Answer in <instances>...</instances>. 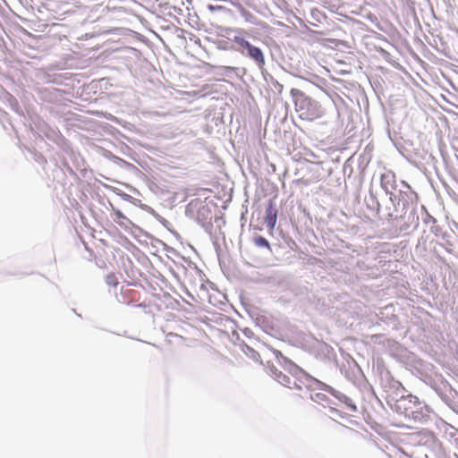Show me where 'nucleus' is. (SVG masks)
<instances>
[{"label": "nucleus", "instance_id": "obj_4", "mask_svg": "<svg viewBox=\"0 0 458 458\" xmlns=\"http://www.w3.org/2000/svg\"><path fill=\"white\" fill-rule=\"evenodd\" d=\"M381 186L386 191H389L395 187V175L393 172L387 171L381 174Z\"/></svg>", "mask_w": 458, "mask_h": 458}, {"label": "nucleus", "instance_id": "obj_2", "mask_svg": "<svg viewBox=\"0 0 458 458\" xmlns=\"http://www.w3.org/2000/svg\"><path fill=\"white\" fill-rule=\"evenodd\" d=\"M233 41L239 47L246 48L248 50V55L254 61H256L259 64L263 65L265 64L264 55L259 47L252 46L249 41L244 39L242 37L236 36L234 37Z\"/></svg>", "mask_w": 458, "mask_h": 458}, {"label": "nucleus", "instance_id": "obj_7", "mask_svg": "<svg viewBox=\"0 0 458 458\" xmlns=\"http://www.w3.org/2000/svg\"><path fill=\"white\" fill-rule=\"evenodd\" d=\"M106 283L110 285V286H113V287H115L117 286L118 284V280H117V277L114 274L111 273V274H108L106 276Z\"/></svg>", "mask_w": 458, "mask_h": 458}, {"label": "nucleus", "instance_id": "obj_5", "mask_svg": "<svg viewBox=\"0 0 458 458\" xmlns=\"http://www.w3.org/2000/svg\"><path fill=\"white\" fill-rule=\"evenodd\" d=\"M310 381H311L313 383V385L315 386V387L317 389L327 391V393L336 396L337 391L335 389H334L332 386H330L318 379L311 378V377L310 378Z\"/></svg>", "mask_w": 458, "mask_h": 458}, {"label": "nucleus", "instance_id": "obj_1", "mask_svg": "<svg viewBox=\"0 0 458 458\" xmlns=\"http://www.w3.org/2000/svg\"><path fill=\"white\" fill-rule=\"evenodd\" d=\"M290 95L294 104L295 112L301 120L313 122L324 116L325 110L320 103L307 96L303 91L292 89Z\"/></svg>", "mask_w": 458, "mask_h": 458}, {"label": "nucleus", "instance_id": "obj_8", "mask_svg": "<svg viewBox=\"0 0 458 458\" xmlns=\"http://www.w3.org/2000/svg\"><path fill=\"white\" fill-rule=\"evenodd\" d=\"M277 380L282 384V385H284L286 386L287 387L289 388H292V386H290V378L286 376V375H284L282 373H280L277 377Z\"/></svg>", "mask_w": 458, "mask_h": 458}, {"label": "nucleus", "instance_id": "obj_10", "mask_svg": "<svg viewBox=\"0 0 458 458\" xmlns=\"http://www.w3.org/2000/svg\"><path fill=\"white\" fill-rule=\"evenodd\" d=\"M352 408L353 411H356V406L355 405H352Z\"/></svg>", "mask_w": 458, "mask_h": 458}, {"label": "nucleus", "instance_id": "obj_3", "mask_svg": "<svg viewBox=\"0 0 458 458\" xmlns=\"http://www.w3.org/2000/svg\"><path fill=\"white\" fill-rule=\"evenodd\" d=\"M277 221V209L272 200L269 201L267 208H266V215H265V223L267 225V227L273 231Z\"/></svg>", "mask_w": 458, "mask_h": 458}, {"label": "nucleus", "instance_id": "obj_9", "mask_svg": "<svg viewBox=\"0 0 458 458\" xmlns=\"http://www.w3.org/2000/svg\"><path fill=\"white\" fill-rule=\"evenodd\" d=\"M316 397L318 399V400H323L324 398H326V396L324 394H316Z\"/></svg>", "mask_w": 458, "mask_h": 458}, {"label": "nucleus", "instance_id": "obj_6", "mask_svg": "<svg viewBox=\"0 0 458 458\" xmlns=\"http://www.w3.org/2000/svg\"><path fill=\"white\" fill-rule=\"evenodd\" d=\"M253 242L254 244L257 246V247H261V248H266L268 250H271V245L270 243L268 242V241L264 238L263 236H256L254 237L253 239Z\"/></svg>", "mask_w": 458, "mask_h": 458}]
</instances>
